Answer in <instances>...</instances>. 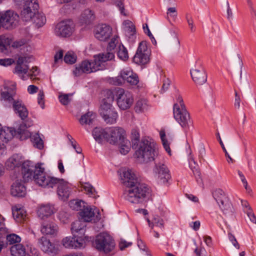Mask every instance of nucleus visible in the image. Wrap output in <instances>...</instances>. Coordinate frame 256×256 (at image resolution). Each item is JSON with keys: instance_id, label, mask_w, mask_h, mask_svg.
<instances>
[{"instance_id": "nucleus-19", "label": "nucleus", "mask_w": 256, "mask_h": 256, "mask_svg": "<svg viewBox=\"0 0 256 256\" xmlns=\"http://www.w3.org/2000/svg\"><path fill=\"white\" fill-rule=\"evenodd\" d=\"M62 244L66 248H82L85 246V241L74 236H66L62 240Z\"/></svg>"}, {"instance_id": "nucleus-18", "label": "nucleus", "mask_w": 256, "mask_h": 256, "mask_svg": "<svg viewBox=\"0 0 256 256\" xmlns=\"http://www.w3.org/2000/svg\"><path fill=\"white\" fill-rule=\"evenodd\" d=\"M154 171L157 174L158 178L162 184H166L170 178V170L164 164H156Z\"/></svg>"}, {"instance_id": "nucleus-60", "label": "nucleus", "mask_w": 256, "mask_h": 256, "mask_svg": "<svg viewBox=\"0 0 256 256\" xmlns=\"http://www.w3.org/2000/svg\"><path fill=\"white\" fill-rule=\"evenodd\" d=\"M0 16H18V15L12 10H8L5 12H0Z\"/></svg>"}, {"instance_id": "nucleus-12", "label": "nucleus", "mask_w": 256, "mask_h": 256, "mask_svg": "<svg viewBox=\"0 0 256 256\" xmlns=\"http://www.w3.org/2000/svg\"><path fill=\"white\" fill-rule=\"evenodd\" d=\"M174 116L175 120L184 128H189L191 122L189 113L184 108H180L178 104H174L173 106Z\"/></svg>"}, {"instance_id": "nucleus-29", "label": "nucleus", "mask_w": 256, "mask_h": 256, "mask_svg": "<svg viewBox=\"0 0 256 256\" xmlns=\"http://www.w3.org/2000/svg\"><path fill=\"white\" fill-rule=\"evenodd\" d=\"M108 129L104 130L100 128H96L92 132V136L96 142L100 143L104 139L107 140Z\"/></svg>"}, {"instance_id": "nucleus-13", "label": "nucleus", "mask_w": 256, "mask_h": 256, "mask_svg": "<svg viewBox=\"0 0 256 256\" xmlns=\"http://www.w3.org/2000/svg\"><path fill=\"white\" fill-rule=\"evenodd\" d=\"M150 50L146 42L140 43L136 52L133 58L134 62L140 65L147 64L150 61Z\"/></svg>"}, {"instance_id": "nucleus-52", "label": "nucleus", "mask_w": 256, "mask_h": 256, "mask_svg": "<svg viewBox=\"0 0 256 256\" xmlns=\"http://www.w3.org/2000/svg\"><path fill=\"white\" fill-rule=\"evenodd\" d=\"M126 80L132 85H136L138 82V76L133 73L132 76H130Z\"/></svg>"}, {"instance_id": "nucleus-28", "label": "nucleus", "mask_w": 256, "mask_h": 256, "mask_svg": "<svg viewBox=\"0 0 256 256\" xmlns=\"http://www.w3.org/2000/svg\"><path fill=\"white\" fill-rule=\"evenodd\" d=\"M19 17H0L1 26L6 29H11L16 26L19 22Z\"/></svg>"}, {"instance_id": "nucleus-24", "label": "nucleus", "mask_w": 256, "mask_h": 256, "mask_svg": "<svg viewBox=\"0 0 256 256\" xmlns=\"http://www.w3.org/2000/svg\"><path fill=\"white\" fill-rule=\"evenodd\" d=\"M105 98H103L100 104V112H102L103 110H110L114 108L112 106V102L114 100V94L110 90H106V91Z\"/></svg>"}, {"instance_id": "nucleus-3", "label": "nucleus", "mask_w": 256, "mask_h": 256, "mask_svg": "<svg viewBox=\"0 0 256 256\" xmlns=\"http://www.w3.org/2000/svg\"><path fill=\"white\" fill-rule=\"evenodd\" d=\"M114 58V54L111 52L100 54L94 56L92 61H82L75 68L74 73L76 76H80L84 73L89 74L100 70L104 67V63Z\"/></svg>"}, {"instance_id": "nucleus-5", "label": "nucleus", "mask_w": 256, "mask_h": 256, "mask_svg": "<svg viewBox=\"0 0 256 256\" xmlns=\"http://www.w3.org/2000/svg\"><path fill=\"white\" fill-rule=\"evenodd\" d=\"M41 164H37L34 166L32 165L30 161L24 162L21 166V176L24 182H28L29 180H33L36 184L41 186V185L38 182V178L40 177H48L44 172V168H41Z\"/></svg>"}, {"instance_id": "nucleus-20", "label": "nucleus", "mask_w": 256, "mask_h": 256, "mask_svg": "<svg viewBox=\"0 0 256 256\" xmlns=\"http://www.w3.org/2000/svg\"><path fill=\"white\" fill-rule=\"evenodd\" d=\"M86 225L81 220H76L71 225L70 230L74 237H77L80 239L84 240V236L85 233Z\"/></svg>"}, {"instance_id": "nucleus-34", "label": "nucleus", "mask_w": 256, "mask_h": 256, "mask_svg": "<svg viewBox=\"0 0 256 256\" xmlns=\"http://www.w3.org/2000/svg\"><path fill=\"white\" fill-rule=\"evenodd\" d=\"M52 214H53V208L48 205L42 206L38 210V214L42 219L50 216Z\"/></svg>"}, {"instance_id": "nucleus-64", "label": "nucleus", "mask_w": 256, "mask_h": 256, "mask_svg": "<svg viewBox=\"0 0 256 256\" xmlns=\"http://www.w3.org/2000/svg\"><path fill=\"white\" fill-rule=\"evenodd\" d=\"M28 254L29 256H40L38 250L34 248H30V253Z\"/></svg>"}, {"instance_id": "nucleus-25", "label": "nucleus", "mask_w": 256, "mask_h": 256, "mask_svg": "<svg viewBox=\"0 0 256 256\" xmlns=\"http://www.w3.org/2000/svg\"><path fill=\"white\" fill-rule=\"evenodd\" d=\"M10 193L14 196L23 197L26 194V187L21 181L16 180L11 186Z\"/></svg>"}, {"instance_id": "nucleus-55", "label": "nucleus", "mask_w": 256, "mask_h": 256, "mask_svg": "<svg viewBox=\"0 0 256 256\" xmlns=\"http://www.w3.org/2000/svg\"><path fill=\"white\" fill-rule=\"evenodd\" d=\"M44 96L43 90H40L38 94V103L40 105L42 108H44Z\"/></svg>"}, {"instance_id": "nucleus-27", "label": "nucleus", "mask_w": 256, "mask_h": 256, "mask_svg": "<svg viewBox=\"0 0 256 256\" xmlns=\"http://www.w3.org/2000/svg\"><path fill=\"white\" fill-rule=\"evenodd\" d=\"M78 214L80 215L79 218L84 222L92 221L94 216V212L92 209L87 205H86Z\"/></svg>"}, {"instance_id": "nucleus-37", "label": "nucleus", "mask_w": 256, "mask_h": 256, "mask_svg": "<svg viewBox=\"0 0 256 256\" xmlns=\"http://www.w3.org/2000/svg\"><path fill=\"white\" fill-rule=\"evenodd\" d=\"M124 29L129 36H133L136 34L135 26L132 22L126 20L123 22Z\"/></svg>"}, {"instance_id": "nucleus-63", "label": "nucleus", "mask_w": 256, "mask_h": 256, "mask_svg": "<svg viewBox=\"0 0 256 256\" xmlns=\"http://www.w3.org/2000/svg\"><path fill=\"white\" fill-rule=\"evenodd\" d=\"M64 51L62 50H59L54 55V63H56L58 60H62L63 56Z\"/></svg>"}, {"instance_id": "nucleus-44", "label": "nucleus", "mask_w": 256, "mask_h": 256, "mask_svg": "<svg viewBox=\"0 0 256 256\" xmlns=\"http://www.w3.org/2000/svg\"><path fill=\"white\" fill-rule=\"evenodd\" d=\"M104 122L109 124H113L116 122L118 114L116 112L111 113L106 116H102Z\"/></svg>"}, {"instance_id": "nucleus-42", "label": "nucleus", "mask_w": 256, "mask_h": 256, "mask_svg": "<svg viewBox=\"0 0 256 256\" xmlns=\"http://www.w3.org/2000/svg\"><path fill=\"white\" fill-rule=\"evenodd\" d=\"M27 40L26 38H21L14 42L12 44V47L20 49V50H24V48H28L27 46Z\"/></svg>"}, {"instance_id": "nucleus-54", "label": "nucleus", "mask_w": 256, "mask_h": 256, "mask_svg": "<svg viewBox=\"0 0 256 256\" xmlns=\"http://www.w3.org/2000/svg\"><path fill=\"white\" fill-rule=\"evenodd\" d=\"M70 217V214L66 212L60 211L58 213V218L60 220L64 222H66Z\"/></svg>"}, {"instance_id": "nucleus-40", "label": "nucleus", "mask_w": 256, "mask_h": 256, "mask_svg": "<svg viewBox=\"0 0 256 256\" xmlns=\"http://www.w3.org/2000/svg\"><path fill=\"white\" fill-rule=\"evenodd\" d=\"M117 146L119 147L120 152L122 154H128L130 149V142L126 138Z\"/></svg>"}, {"instance_id": "nucleus-14", "label": "nucleus", "mask_w": 256, "mask_h": 256, "mask_svg": "<svg viewBox=\"0 0 256 256\" xmlns=\"http://www.w3.org/2000/svg\"><path fill=\"white\" fill-rule=\"evenodd\" d=\"M107 142L111 144L117 146L126 139L124 130L120 127H114L108 129Z\"/></svg>"}, {"instance_id": "nucleus-43", "label": "nucleus", "mask_w": 256, "mask_h": 256, "mask_svg": "<svg viewBox=\"0 0 256 256\" xmlns=\"http://www.w3.org/2000/svg\"><path fill=\"white\" fill-rule=\"evenodd\" d=\"M118 58L126 62L128 59V54L126 48L123 45H120L117 52Z\"/></svg>"}, {"instance_id": "nucleus-49", "label": "nucleus", "mask_w": 256, "mask_h": 256, "mask_svg": "<svg viewBox=\"0 0 256 256\" xmlns=\"http://www.w3.org/2000/svg\"><path fill=\"white\" fill-rule=\"evenodd\" d=\"M224 140L230 152L232 154L236 153V149L230 138L228 136H226Z\"/></svg>"}, {"instance_id": "nucleus-17", "label": "nucleus", "mask_w": 256, "mask_h": 256, "mask_svg": "<svg viewBox=\"0 0 256 256\" xmlns=\"http://www.w3.org/2000/svg\"><path fill=\"white\" fill-rule=\"evenodd\" d=\"M112 34V28L106 24L98 25L96 30L95 36L100 41H106Z\"/></svg>"}, {"instance_id": "nucleus-46", "label": "nucleus", "mask_w": 256, "mask_h": 256, "mask_svg": "<svg viewBox=\"0 0 256 256\" xmlns=\"http://www.w3.org/2000/svg\"><path fill=\"white\" fill-rule=\"evenodd\" d=\"M76 56L72 52H68L64 56V60L67 64H72L76 62Z\"/></svg>"}, {"instance_id": "nucleus-48", "label": "nucleus", "mask_w": 256, "mask_h": 256, "mask_svg": "<svg viewBox=\"0 0 256 256\" xmlns=\"http://www.w3.org/2000/svg\"><path fill=\"white\" fill-rule=\"evenodd\" d=\"M72 95V94H63L61 93L58 96V98L62 104L66 106L70 102L71 99L70 98V96Z\"/></svg>"}, {"instance_id": "nucleus-51", "label": "nucleus", "mask_w": 256, "mask_h": 256, "mask_svg": "<svg viewBox=\"0 0 256 256\" xmlns=\"http://www.w3.org/2000/svg\"><path fill=\"white\" fill-rule=\"evenodd\" d=\"M133 72L128 70H123L121 71L120 76L118 77L121 78L123 80H126L130 76H132Z\"/></svg>"}, {"instance_id": "nucleus-8", "label": "nucleus", "mask_w": 256, "mask_h": 256, "mask_svg": "<svg viewBox=\"0 0 256 256\" xmlns=\"http://www.w3.org/2000/svg\"><path fill=\"white\" fill-rule=\"evenodd\" d=\"M94 245L99 251L108 254L113 250L115 242L110 235L106 232H102L96 236Z\"/></svg>"}, {"instance_id": "nucleus-31", "label": "nucleus", "mask_w": 256, "mask_h": 256, "mask_svg": "<svg viewBox=\"0 0 256 256\" xmlns=\"http://www.w3.org/2000/svg\"><path fill=\"white\" fill-rule=\"evenodd\" d=\"M165 44L167 47L170 48H175L178 47L180 45V42L178 34L175 32H173L172 35L166 40Z\"/></svg>"}, {"instance_id": "nucleus-26", "label": "nucleus", "mask_w": 256, "mask_h": 256, "mask_svg": "<svg viewBox=\"0 0 256 256\" xmlns=\"http://www.w3.org/2000/svg\"><path fill=\"white\" fill-rule=\"evenodd\" d=\"M22 160L21 157L18 154H14L6 162V166L7 169L12 170L14 169H20V166H22Z\"/></svg>"}, {"instance_id": "nucleus-10", "label": "nucleus", "mask_w": 256, "mask_h": 256, "mask_svg": "<svg viewBox=\"0 0 256 256\" xmlns=\"http://www.w3.org/2000/svg\"><path fill=\"white\" fill-rule=\"evenodd\" d=\"M74 24L70 18L58 22L54 26V34L60 38L70 37L74 31Z\"/></svg>"}, {"instance_id": "nucleus-6", "label": "nucleus", "mask_w": 256, "mask_h": 256, "mask_svg": "<svg viewBox=\"0 0 256 256\" xmlns=\"http://www.w3.org/2000/svg\"><path fill=\"white\" fill-rule=\"evenodd\" d=\"M4 88L6 90L1 93L2 97L5 100L12 102L14 111L22 120H24L28 116V111L21 101H16L13 98V96L15 94V84H5Z\"/></svg>"}, {"instance_id": "nucleus-23", "label": "nucleus", "mask_w": 256, "mask_h": 256, "mask_svg": "<svg viewBox=\"0 0 256 256\" xmlns=\"http://www.w3.org/2000/svg\"><path fill=\"white\" fill-rule=\"evenodd\" d=\"M190 74L193 80L198 85H202L207 80L206 74L202 68L193 69L190 71Z\"/></svg>"}, {"instance_id": "nucleus-41", "label": "nucleus", "mask_w": 256, "mask_h": 256, "mask_svg": "<svg viewBox=\"0 0 256 256\" xmlns=\"http://www.w3.org/2000/svg\"><path fill=\"white\" fill-rule=\"evenodd\" d=\"M148 106L145 100H140L136 102L134 110L138 113L142 112L148 109Z\"/></svg>"}, {"instance_id": "nucleus-57", "label": "nucleus", "mask_w": 256, "mask_h": 256, "mask_svg": "<svg viewBox=\"0 0 256 256\" xmlns=\"http://www.w3.org/2000/svg\"><path fill=\"white\" fill-rule=\"evenodd\" d=\"M246 214L250 220L253 223L256 224V217L254 214L252 212L250 206H249V210L246 212Z\"/></svg>"}, {"instance_id": "nucleus-33", "label": "nucleus", "mask_w": 256, "mask_h": 256, "mask_svg": "<svg viewBox=\"0 0 256 256\" xmlns=\"http://www.w3.org/2000/svg\"><path fill=\"white\" fill-rule=\"evenodd\" d=\"M12 216L16 222H21L26 217V212L23 208L16 206L12 208Z\"/></svg>"}, {"instance_id": "nucleus-11", "label": "nucleus", "mask_w": 256, "mask_h": 256, "mask_svg": "<svg viewBox=\"0 0 256 256\" xmlns=\"http://www.w3.org/2000/svg\"><path fill=\"white\" fill-rule=\"evenodd\" d=\"M114 97L116 96L117 104L118 107L122 110L129 108L133 103V98L132 94L120 88L112 91Z\"/></svg>"}, {"instance_id": "nucleus-2", "label": "nucleus", "mask_w": 256, "mask_h": 256, "mask_svg": "<svg viewBox=\"0 0 256 256\" xmlns=\"http://www.w3.org/2000/svg\"><path fill=\"white\" fill-rule=\"evenodd\" d=\"M132 146L135 150L134 156L140 163H148L154 160L158 155L156 144L149 138L140 140L137 130L134 129L131 134Z\"/></svg>"}, {"instance_id": "nucleus-58", "label": "nucleus", "mask_w": 256, "mask_h": 256, "mask_svg": "<svg viewBox=\"0 0 256 256\" xmlns=\"http://www.w3.org/2000/svg\"><path fill=\"white\" fill-rule=\"evenodd\" d=\"M84 189L88 193L92 194H94L96 192L94 188L89 184H86L84 186Z\"/></svg>"}, {"instance_id": "nucleus-15", "label": "nucleus", "mask_w": 256, "mask_h": 256, "mask_svg": "<svg viewBox=\"0 0 256 256\" xmlns=\"http://www.w3.org/2000/svg\"><path fill=\"white\" fill-rule=\"evenodd\" d=\"M38 244L41 250L45 253L54 256L59 251L58 247L45 236H42L38 240Z\"/></svg>"}, {"instance_id": "nucleus-62", "label": "nucleus", "mask_w": 256, "mask_h": 256, "mask_svg": "<svg viewBox=\"0 0 256 256\" xmlns=\"http://www.w3.org/2000/svg\"><path fill=\"white\" fill-rule=\"evenodd\" d=\"M11 58L0 59V64L4 66L10 65L13 62Z\"/></svg>"}, {"instance_id": "nucleus-32", "label": "nucleus", "mask_w": 256, "mask_h": 256, "mask_svg": "<svg viewBox=\"0 0 256 256\" xmlns=\"http://www.w3.org/2000/svg\"><path fill=\"white\" fill-rule=\"evenodd\" d=\"M12 256H26V251L24 246L20 244L12 246L10 248Z\"/></svg>"}, {"instance_id": "nucleus-53", "label": "nucleus", "mask_w": 256, "mask_h": 256, "mask_svg": "<svg viewBox=\"0 0 256 256\" xmlns=\"http://www.w3.org/2000/svg\"><path fill=\"white\" fill-rule=\"evenodd\" d=\"M228 236L230 240L232 242L233 246L237 249H239L240 246L235 236L230 232L228 234Z\"/></svg>"}, {"instance_id": "nucleus-56", "label": "nucleus", "mask_w": 256, "mask_h": 256, "mask_svg": "<svg viewBox=\"0 0 256 256\" xmlns=\"http://www.w3.org/2000/svg\"><path fill=\"white\" fill-rule=\"evenodd\" d=\"M166 14L170 16H176L180 14L178 12L176 7H170L168 8Z\"/></svg>"}, {"instance_id": "nucleus-36", "label": "nucleus", "mask_w": 256, "mask_h": 256, "mask_svg": "<svg viewBox=\"0 0 256 256\" xmlns=\"http://www.w3.org/2000/svg\"><path fill=\"white\" fill-rule=\"evenodd\" d=\"M96 114L92 112H88L86 114L82 115L80 119V122L82 124H90L92 123L94 120L96 118Z\"/></svg>"}, {"instance_id": "nucleus-22", "label": "nucleus", "mask_w": 256, "mask_h": 256, "mask_svg": "<svg viewBox=\"0 0 256 256\" xmlns=\"http://www.w3.org/2000/svg\"><path fill=\"white\" fill-rule=\"evenodd\" d=\"M40 231L43 234L54 236L58 232V226L50 220L44 221L42 222Z\"/></svg>"}, {"instance_id": "nucleus-30", "label": "nucleus", "mask_w": 256, "mask_h": 256, "mask_svg": "<svg viewBox=\"0 0 256 256\" xmlns=\"http://www.w3.org/2000/svg\"><path fill=\"white\" fill-rule=\"evenodd\" d=\"M23 22H32L34 26L38 28L44 26L46 22V17H22Z\"/></svg>"}, {"instance_id": "nucleus-16", "label": "nucleus", "mask_w": 256, "mask_h": 256, "mask_svg": "<svg viewBox=\"0 0 256 256\" xmlns=\"http://www.w3.org/2000/svg\"><path fill=\"white\" fill-rule=\"evenodd\" d=\"M39 5L35 0H26L24 4L23 5V8L21 10L20 14L22 16H36L40 15V13L38 11Z\"/></svg>"}, {"instance_id": "nucleus-4", "label": "nucleus", "mask_w": 256, "mask_h": 256, "mask_svg": "<svg viewBox=\"0 0 256 256\" xmlns=\"http://www.w3.org/2000/svg\"><path fill=\"white\" fill-rule=\"evenodd\" d=\"M38 182L42 187L44 188H56V192L60 199L63 201L66 200L71 193V188L68 182L62 178L54 176H41L38 178Z\"/></svg>"}, {"instance_id": "nucleus-38", "label": "nucleus", "mask_w": 256, "mask_h": 256, "mask_svg": "<svg viewBox=\"0 0 256 256\" xmlns=\"http://www.w3.org/2000/svg\"><path fill=\"white\" fill-rule=\"evenodd\" d=\"M86 205L84 201L79 200H73L69 202V206L72 210L80 212Z\"/></svg>"}, {"instance_id": "nucleus-1", "label": "nucleus", "mask_w": 256, "mask_h": 256, "mask_svg": "<svg viewBox=\"0 0 256 256\" xmlns=\"http://www.w3.org/2000/svg\"><path fill=\"white\" fill-rule=\"evenodd\" d=\"M122 170L121 179L127 187L124 193L126 198L133 204H142L146 202L150 196L149 188L139 182L132 170L124 168Z\"/></svg>"}, {"instance_id": "nucleus-39", "label": "nucleus", "mask_w": 256, "mask_h": 256, "mask_svg": "<svg viewBox=\"0 0 256 256\" xmlns=\"http://www.w3.org/2000/svg\"><path fill=\"white\" fill-rule=\"evenodd\" d=\"M30 136V137L31 141L34 147L40 150H41L44 148V142L38 134H35L32 136H30H30Z\"/></svg>"}, {"instance_id": "nucleus-35", "label": "nucleus", "mask_w": 256, "mask_h": 256, "mask_svg": "<svg viewBox=\"0 0 256 256\" xmlns=\"http://www.w3.org/2000/svg\"><path fill=\"white\" fill-rule=\"evenodd\" d=\"M12 40L4 36H0V52L7 54L8 48L10 46Z\"/></svg>"}, {"instance_id": "nucleus-9", "label": "nucleus", "mask_w": 256, "mask_h": 256, "mask_svg": "<svg viewBox=\"0 0 256 256\" xmlns=\"http://www.w3.org/2000/svg\"><path fill=\"white\" fill-rule=\"evenodd\" d=\"M212 195L225 215L230 216L234 213V210L232 205L229 202L222 190L218 188L214 190L212 192Z\"/></svg>"}, {"instance_id": "nucleus-47", "label": "nucleus", "mask_w": 256, "mask_h": 256, "mask_svg": "<svg viewBox=\"0 0 256 256\" xmlns=\"http://www.w3.org/2000/svg\"><path fill=\"white\" fill-rule=\"evenodd\" d=\"M20 238L16 234H10L6 236L7 244H13L15 243L20 242Z\"/></svg>"}, {"instance_id": "nucleus-21", "label": "nucleus", "mask_w": 256, "mask_h": 256, "mask_svg": "<svg viewBox=\"0 0 256 256\" xmlns=\"http://www.w3.org/2000/svg\"><path fill=\"white\" fill-rule=\"evenodd\" d=\"M32 58V56H19L17 60L16 66L15 68L16 72L18 74H27L29 68L26 64L30 62V60Z\"/></svg>"}, {"instance_id": "nucleus-59", "label": "nucleus", "mask_w": 256, "mask_h": 256, "mask_svg": "<svg viewBox=\"0 0 256 256\" xmlns=\"http://www.w3.org/2000/svg\"><path fill=\"white\" fill-rule=\"evenodd\" d=\"M132 242H128L125 240L121 239L119 243L120 248L122 250L124 248L130 246Z\"/></svg>"}, {"instance_id": "nucleus-7", "label": "nucleus", "mask_w": 256, "mask_h": 256, "mask_svg": "<svg viewBox=\"0 0 256 256\" xmlns=\"http://www.w3.org/2000/svg\"><path fill=\"white\" fill-rule=\"evenodd\" d=\"M26 126L24 124H20L17 131L12 128H4L0 133V140L4 143H7L14 136L22 140H26L30 136V132L26 130Z\"/></svg>"}, {"instance_id": "nucleus-45", "label": "nucleus", "mask_w": 256, "mask_h": 256, "mask_svg": "<svg viewBox=\"0 0 256 256\" xmlns=\"http://www.w3.org/2000/svg\"><path fill=\"white\" fill-rule=\"evenodd\" d=\"M160 136L164 149L168 152V154L170 155V149L169 146V144L166 138V134L164 130H161L160 131Z\"/></svg>"}, {"instance_id": "nucleus-61", "label": "nucleus", "mask_w": 256, "mask_h": 256, "mask_svg": "<svg viewBox=\"0 0 256 256\" xmlns=\"http://www.w3.org/2000/svg\"><path fill=\"white\" fill-rule=\"evenodd\" d=\"M116 42H117V39L116 38H114L111 40V41L108 43V50H110V51L112 50H114L116 47Z\"/></svg>"}, {"instance_id": "nucleus-50", "label": "nucleus", "mask_w": 256, "mask_h": 256, "mask_svg": "<svg viewBox=\"0 0 256 256\" xmlns=\"http://www.w3.org/2000/svg\"><path fill=\"white\" fill-rule=\"evenodd\" d=\"M154 226H158L161 228H163L164 226V220L160 218L158 216L154 218L153 219L152 226V228Z\"/></svg>"}]
</instances>
